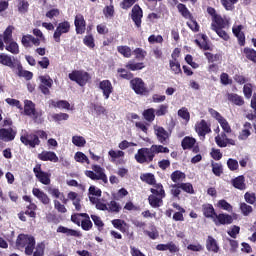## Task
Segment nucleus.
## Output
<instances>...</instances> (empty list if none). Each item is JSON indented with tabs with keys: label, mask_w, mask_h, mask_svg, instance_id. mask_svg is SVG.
<instances>
[{
	"label": "nucleus",
	"mask_w": 256,
	"mask_h": 256,
	"mask_svg": "<svg viewBox=\"0 0 256 256\" xmlns=\"http://www.w3.org/2000/svg\"><path fill=\"white\" fill-rule=\"evenodd\" d=\"M169 65H170L171 71H173L175 75H180L181 73H183L181 71V64L177 61V59L170 60Z\"/></svg>",
	"instance_id": "de8ad7c7"
},
{
	"label": "nucleus",
	"mask_w": 256,
	"mask_h": 256,
	"mask_svg": "<svg viewBox=\"0 0 256 256\" xmlns=\"http://www.w3.org/2000/svg\"><path fill=\"white\" fill-rule=\"evenodd\" d=\"M240 211L244 217H249L250 213H253V206L248 205L245 202L240 203Z\"/></svg>",
	"instance_id": "6e6d98bb"
},
{
	"label": "nucleus",
	"mask_w": 256,
	"mask_h": 256,
	"mask_svg": "<svg viewBox=\"0 0 256 256\" xmlns=\"http://www.w3.org/2000/svg\"><path fill=\"white\" fill-rule=\"evenodd\" d=\"M130 17L137 29H141L143 23V9L139 4H135L131 10Z\"/></svg>",
	"instance_id": "0eeeda50"
},
{
	"label": "nucleus",
	"mask_w": 256,
	"mask_h": 256,
	"mask_svg": "<svg viewBox=\"0 0 256 256\" xmlns=\"http://www.w3.org/2000/svg\"><path fill=\"white\" fill-rule=\"evenodd\" d=\"M0 65H4V67H10V69H13L15 67V62H13V57L5 53H0Z\"/></svg>",
	"instance_id": "c756f323"
},
{
	"label": "nucleus",
	"mask_w": 256,
	"mask_h": 256,
	"mask_svg": "<svg viewBox=\"0 0 256 256\" xmlns=\"http://www.w3.org/2000/svg\"><path fill=\"white\" fill-rule=\"evenodd\" d=\"M108 155H109V157H111V159H112L111 161L115 162V161H117V159H119L121 157H125V152H123V150H117V151L110 150L108 152Z\"/></svg>",
	"instance_id": "13d9d810"
},
{
	"label": "nucleus",
	"mask_w": 256,
	"mask_h": 256,
	"mask_svg": "<svg viewBox=\"0 0 256 256\" xmlns=\"http://www.w3.org/2000/svg\"><path fill=\"white\" fill-rule=\"evenodd\" d=\"M35 110V103H33V101H24V115H27V117H31L33 113H35Z\"/></svg>",
	"instance_id": "e433bc0d"
},
{
	"label": "nucleus",
	"mask_w": 256,
	"mask_h": 256,
	"mask_svg": "<svg viewBox=\"0 0 256 256\" xmlns=\"http://www.w3.org/2000/svg\"><path fill=\"white\" fill-rule=\"evenodd\" d=\"M68 77L70 81H74V83H77L80 87H85L91 79V74L84 70H73L69 73Z\"/></svg>",
	"instance_id": "20e7f679"
},
{
	"label": "nucleus",
	"mask_w": 256,
	"mask_h": 256,
	"mask_svg": "<svg viewBox=\"0 0 256 256\" xmlns=\"http://www.w3.org/2000/svg\"><path fill=\"white\" fill-rule=\"evenodd\" d=\"M13 29V26H8L5 29L2 35L4 43H9V41H13Z\"/></svg>",
	"instance_id": "3c124183"
},
{
	"label": "nucleus",
	"mask_w": 256,
	"mask_h": 256,
	"mask_svg": "<svg viewBox=\"0 0 256 256\" xmlns=\"http://www.w3.org/2000/svg\"><path fill=\"white\" fill-rule=\"evenodd\" d=\"M125 68L128 71H141L142 69H145V63L129 60L128 63L125 65Z\"/></svg>",
	"instance_id": "7c9ffc66"
},
{
	"label": "nucleus",
	"mask_w": 256,
	"mask_h": 256,
	"mask_svg": "<svg viewBox=\"0 0 256 256\" xmlns=\"http://www.w3.org/2000/svg\"><path fill=\"white\" fill-rule=\"evenodd\" d=\"M244 200L249 205H255V203H256V195H255V193L254 192H246L244 194Z\"/></svg>",
	"instance_id": "774afa93"
},
{
	"label": "nucleus",
	"mask_w": 256,
	"mask_h": 256,
	"mask_svg": "<svg viewBox=\"0 0 256 256\" xmlns=\"http://www.w3.org/2000/svg\"><path fill=\"white\" fill-rule=\"evenodd\" d=\"M135 161L140 165L145 163L149 164L153 161L154 155L151 152V148H140L134 156Z\"/></svg>",
	"instance_id": "39448f33"
},
{
	"label": "nucleus",
	"mask_w": 256,
	"mask_h": 256,
	"mask_svg": "<svg viewBox=\"0 0 256 256\" xmlns=\"http://www.w3.org/2000/svg\"><path fill=\"white\" fill-rule=\"evenodd\" d=\"M5 49L12 55H19V44L15 40H10L8 43H5Z\"/></svg>",
	"instance_id": "4c0bfd02"
},
{
	"label": "nucleus",
	"mask_w": 256,
	"mask_h": 256,
	"mask_svg": "<svg viewBox=\"0 0 256 256\" xmlns=\"http://www.w3.org/2000/svg\"><path fill=\"white\" fill-rule=\"evenodd\" d=\"M38 159H40V161H51L52 163L59 162V157H57V154L51 151H43L42 153L38 154Z\"/></svg>",
	"instance_id": "aec40b11"
},
{
	"label": "nucleus",
	"mask_w": 256,
	"mask_h": 256,
	"mask_svg": "<svg viewBox=\"0 0 256 256\" xmlns=\"http://www.w3.org/2000/svg\"><path fill=\"white\" fill-rule=\"evenodd\" d=\"M157 251H170V253H179V248L173 242L167 244H158L156 246Z\"/></svg>",
	"instance_id": "a878e982"
},
{
	"label": "nucleus",
	"mask_w": 256,
	"mask_h": 256,
	"mask_svg": "<svg viewBox=\"0 0 256 256\" xmlns=\"http://www.w3.org/2000/svg\"><path fill=\"white\" fill-rule=\"evenodd\" d=\"M163 199L161 196H156L155 194H152L148 197V203L151 205L154 209H157L163 205Z\"/></svg>",
	"instance_id": "c9c22d12"
},
{
	"label": "nucleus",
	"mask_w": 256,
	"mask_h": 256,
	"mask_svg": "<svg viewBox=\"0 0 256 256\" xmlns=\"http://www.w3.org/2000/svg\"><path fill=\"white\" fill-rule=\"evenodd\" d=\"M81 217L84 218L80 224L83 231H91L93 229V222H91V217H89V214H81Z\"/></svg>",
	"instance_id": "c85d7f7f"
},
{
	"label": "nucleus",
	"mask_w": 256,
	"mask_h": 256,
	"mask_svg": "<svg viewBox=\"0 0 256 256\" xmlns=\"http://www.w3.org/2000/svg\"><path fill=\"white\" fill-rule=\"evenodd\" d=\"M15 137H17V131L13 128H1L0 129V141H4V143H9L11 141H15Z\"/></svg>",
	"instance_id": "9b49d317"
},
{
	"label": "nucleus",
	"mask_w": 256,
	"mask_h": 256,
	"mask_svg": "<svg viewBox=\"0 0 256 256\" xmlns=\"http://www.w3.org/2000/svg\"><path fill=\"white\" fill-rule=\"evenodd\" d=\"M32 194L36 199H38L40 202H42L43 205H49L51 203V198L47 195V193L43 192L39 188H33Z\"/></svg>",
	"instance_id": "a211bd4d"
},
{
	"label": "nucleus",
	"mask_w": 256,
	"mask_h": 256,
	"mask_svg": "<svg viewBox=\"0 0 256 256\" xmlns=\"http://www.w3.org/2000/svg\"><path fill=\"white\" fill-rule=\"evenodd\" d=\"M40 84L38 86L39 91L43 93V95H51V87H53V79L51 76H39Z\"/></svg>",
	"instance_id": "6e6552de"
},
{
	"label": "nucleus",
	"mask_w": 256,
	"mask_h": 256,
	"mask_svg": "<svg viewBox=\"0 0 256 256\" xmlns=\"http://www.w3.org/2000/svg\"><path fill=\"white\" fill-rule=\"evenodd\" d=\"M242 29L243 25H238L236 28L232 29V33L238 39V45H240V47H245V33Z\"/></svg>",
	"instance_id": "4be33fe9"
},
{
	"label": "nucleus",
	"mask_w": 256,
	"mask_h": 256,
	"mask_svg": "<svg viewBox=\"0 0 256 256\" xmlns=\"http://www.w3.org/2000/svg\"><path fill=\"white\" fill-rule=\"evenodd\" d=\"M99 89L102 90L103 97L109 99L113 93V84L109 80H102L99 83Z\"/></svg>",
	"instance_id": "ddd939ff"
},
{
	"label": "nucleus",
	"mask_w": 256,
	"mask_h": 256,
	"mask_svg": "<svg viewBox=\"0 0 256 256\" xmlns=\"http://www.w3.org/2000/svg\"><path fill=\"white\" fill-rule=\"evenodd\" d=\"M177 9L180 13V15H182V17H184V19H192L193 14H191V12L189 11V9L187 8V6L183 3H179L177 5Z\"/></svg>",
	"instance_id": "ea45409f"
},
{
	"label": "nucleus",
	"mask_w": 256,
	"mask_h": 256,
	"mask_svg": "<svg viewBox=\"0 0 256 256\" xmlns=\"http://www.w3.org/2000/svg\"><path fill=\"white\" fill-rule=\"evenodd\" d=\"M251 129H253V125L250 122H245L243 124V129L239 132L238 139L239 141H247L249 137H251Z\"/></svg>",
	"instance_id": "6ab92c4d"
},
{
	"label": "nucleus",
	"mask_w": 256,
	"mask_h": 256,
	"mask_svg": "<svg viewBox=\"0 0 256 256\" xmlns=\"http://www.w3.org/2000/svg\"><path fill=\"white\" fill-rule=\"evenodd\" d=\"M83 43L86 47H89V49H95V38H93V35H86L83 39Z\"/></svg>",
	"instance_id": "0e129e2a"
},
{
	"label": "nucleus",
	"mask_w": 256,
	"mask_h": 256,
	"mask_svg": "<svg viewBox=\"0 0 256 256\" xmlns=\"http://www.w3.org/2000/svg\"><path fill=\"white\" fill-rule=\"evenodd\" d=\"M150 151L152 153V155H154V158H155V155H159V153H169V148L163 146V145H152L150 147Z\"/></svg>",
	"instance_id": "c03bdc74"
},
{
	"label": "nucleus",
	"mask_w": 256,
	"mask_h": 256,
	"mask_svg": "<svg viewBox=\"0 0 256 256\" xmlns=\"http://www.w3.org/2000/svg\"><path fill=\"white\" fill-rule=\"evenodd\" d=\"M117 73H119L120 79H125L126 81H131L134 77L133 73L125 68H118Z\"/></svg>",
	"instance_id": "a18cd8bd"
},
{
	"label": "nucleus",
	"mask_w": 256,
	"mask_h": 256,
	"mask_svg": "<svg viewBox=\"0 0 256 256\" xmlns=\"http://www.w3.org/2000/svg\"><path fill=\"white\" fill-rule=\"evenodd\" d=\"M141 181L143 183H147V185H156L157 180L155 179V175L153 173H145L140 176Z\"/></svg>",
	"instance_id": "58836bf2"
},
{
	"label": "nucleus",
	"mask_w": 256,
	"mask_h": 256,
	"mask_svg": "<svg viewBox=\"0 0 256 256\" xmlns=\"http://www.w3.org/2000/svg\"><path fill=\"white\" fill-rule=\"evenodd\" d=\"M72 143L76 147H85L87 140H85L83 136H73Z\"/></svg>",
	"instance_id": "e2e57ef3"
},
{
	"label": "nucleus",
	"mask_w": 256,
	"mask_h": 256,
	"mask_svg": "<svg viewBox=\"0 0 256 256\" xmlns=\"http://www.w3.org/2000/svg\"><path fill=\"white\" fill-rule=\"evenodd\" d=\"M74 159L77 163H86L87 165H91V161H89V158L83 152H76Z\"/></svg>",
	"instance_id": "09e8293b"
},
{
	"label": "nucleus",
	"mask_w": 256,
	"mask_h": 256,
	"mask_svg": "<svg viewBox=\"0 0 256 256\" xmlns=\"http://www.w3.org/2000/svg\"><path fill=\"white\" fill-rule=\"evenodd\" d=\"M57 233H63L66 237H82L81 231L71 229L65 226H58Z\"/></svg>",
	"instance_id": "412c9836"
},
{
	"label": "nucleus",
	"mask_w": 256,
	"mask_h": 256,
	"mask_svg": "<svg viewBox=\"0 0 256 256\" xmlns=\"http://www.w3.org/2000/svg\"><path fill=\"white\" fill-rule=\"evenodd\" d=\"M144 235H147L150 239H158L159 238V231L157 230V227L152 226L151 231L144 230Z\"/></svg>",
	"instance_id": "338daca9"
},
{
	"label": "nucleus",
	"mask_w": 256,
	"mask_h": 256,
	"mask_svg": "<svg viewBox=\"0 0 256 256\" xmlns=\"http://www.w3.org/2000/svg\"><path fill=\"white\" fill-rule=\"evenodd\" d=\"M117 51L118 53H120V55H122L126 59L131 58V55H133V51L131 50V47L127 45L117 46Z\"/></svg>",
	"instance_id": "a19ab883"
},
{
	"label": "nucleus",
	"mask_w": 256,
	"mask_h": 256,
	"mask_svg": "<svg viewBox=\"0 0 256 256\" xmlns=\"http://www.w3.org/2000/svg\"><path fill=\"white\" fill-rule=\"evenodd\" d=\"M74 25L76 27L77 35H83L87 29V22L85 21V17L82 14L76 15L74 20Z\"/></svg>",
	"instance_id": "f8f14e48"
},
{
	"label": "nucleus",
	"mask_w": 256,
	"mask_h": 256,
	"mask_svg": "<svg viewBox=\"0 0 256 256\" xmlns=\"http://www.w3.org/2000/svg\"><path fill=\"white\" fill-rule=\"evenodd\" d=\"M71 31V23L67 20L60 22L53 34V39L56 43H61V35H65Z\"/></svg>",
	"instance_id": "423d86ee"
},
{
	"label": "nucleus",
	"mask_w": 256,
	"mask_h": 256,
	"mask_svg": "<svg viewBox=\"0 0 256 256\" xmlns=\"http://www.w3.org/2000/svg\"><path fill=\"white\" fill-rule=\"evenodd\" d=\"M36 178L42 185H51V174L47 172L40 173Z\"/></svg>",
	"instance_id": "49530a36"
},
{
	"label": "nucleus",
	"mask_w": 256,
	"mask_h": 256,
	"mask_svg": "<svg viewBox=\"0 0 256 256\" xmlns=\"http://www.w3.org/2000/svg\"><path fill=\"white\" fill-rule=\"evenodd\" d=\"M195 131L199 137L205 139L206 135H209V133H211V124L207 123L206 120L202 119L200 122H197Z\"/></svg>",
	"instance_id": "9d476101"
},
{
	"label": "nucleus",
	"mask_w": 256,
	"mask_h": 256,
	"mask_svg": "<svg viewBox=\"0 0 256 256\" xmlns=\"http://www.w3.org/2000/svg\"><path fill=\"white\" fill-rule=\"evenodd\" d=\"M90 217L94 225L98 228V231H103V227H105V223H103V220H101V217L95 214H92Z\"/></svg>",
	"instance_id": "680f3d73"
},
{
	"label": "nucleus",
	"mask_w": 256,
	"mask_h": 256,
	"mask_svg": "<svg viewBox=\"0 0 256 256\" xmlns=\"http://www.w3.org/2000/svg\"><path fill=\"white\" fill-rule=\"evenodd\" d=\"M15 247L18 251H24L27 256H45V242L37 243L35 237L29 234H19Z\"/></svg>",
	"instance_id": "f257e3e1"
},
{
	"label": "nucleus",
	"mask_w": 256,
	"mask_h": 256,
	"mask_svg": "<svg viewBox=\"0 0 256 256\" xmlns=\"http://www.w3.org/2000/svg\"><path fill=\"white\" fill-rule=\"evenodd\" d=\"M142 115H143V118L145 119V121H147L148 123H153V121H155V109L154 108H148V109L144 110Z\"/></svg>",
	"instance_id": "37998d69"
},
{
	"label": "nucleus",
	"mask_w": 256,
	"mask_h": 256,
	"mask_svg": "<svg viewBox=\"0 0 256 256\" xmlns=\"http://www.w3.org/2000/svg\"><path fill=\"white\" fill-rule=\"evenodd\" d=\"M47 132L45 130H36L33 133H25L20 137L21 143L26 147H31L35 149V147H39L41 145L40 139H47Z\"/></svg>",
	"instance_id": "f03ea898"
},
{
	"label": "nucleus",
	"mask_w": 256,
	"mask_h": 256,
	"mask_svg": "<svg viewBox=\"0 0 256 256\" xmlns=\"http://www.w3.org/2000/svg\"><path fill=\"white\" fill-rule=\"evenodd\" d=\"M215 225H231L233 223V216L227 213L216 214V218H214Z\"/></svg>",
	"instance_id": "2eb2a0df"
},
{
	"label": "nucleus",
	"mask_w": 256,
	"mask_h": 256,
	"mask_svg": "<svg viewBox=\"0 0 256 256\" xmlns=\"http://www.w3.org/2000/svg\"><path fill=\"white\" fill-rule=\"evenodd\" d=\"M18 69V77H24L26 81H31L33 79V72L28 70H23V65L19 64L17 66Z\"/></svg>",
	"instance_id": "79ce46f5"
},
{
	"label": "nucleus",
	"mask_w": 256,
	"mask_h": 256,
	"mask_svg": "<svg viewBox=\"0 0 256 256\" xmlns=\"http://www.w3.org/2000/svg\"><path fill=\"white\" fill-rule=\"evenodd\" d=\"M232 185L239 191H245V189H247V184H245V176L240 175L232 179Z\"/></svg>",
	"instance_id": "bb28decb"
},
{
	"label": "nucleus",
	"mask_w": 256,
	"mask_h": 256,
	"mask_svg": "<svg viewBox=\"0 0 256 256\" xmlns=\"http://www.w3.org/2000/svg\"><path fill=\"white\" fill-rule=\"evenodd\" d=\"M229 26V22L221 15L215 16L212 18V23H211V29L212 31H215L217 29H226Z\"/></svg>",
	"instance_id": "4468645a"
},
{
	"label": "nucleus",
	"mask_w": 256,
	"mask_h": 256,
	"mask_svg": "<svg viewBox=\"0 0 256 256\" xmlns=\"http://www.w3.org/2000/svg\"><path fill=\"white\" fill-rule=\"evenodd\" d=\"M206 249L210 253H219V243H217V240L213 236L207 237Z\"/></svg>",
	"instance_id": "5701e85b"
},
{
	"label": "nucleus",
	"mask_w": 256,
	"mask_h": 256,
	"mask_svg": "<svg viewBox=\"0 0 256 256\" xmlns=\"http://www.w3.org/2000/svg\"><path fill=\"white\" fill-rule=\"evenodd\" d=\"M189 22L186 23V25L193 31V33H199V23H197V20L192 16V18H188Z\"/></svg>",
	"instance_id": "4d7b16f0"
},
{
	"label": "nucleus",
	"mask_w": 256,
	"mask_h": 256,
	"mask_svg": "<svg viewBox=\"0 0 256 256\" xmlns=\"http://www.w3.org/2000/svg\"><path fill=\"white\" fill-rule=\"evenodd\" d=\"M154 133L159 143H161L162 145H167V139H169V132H167L165 128H163L162 126H158L154 129Z\"/></svg>",
	"instance_id": "f3484780"
},
{
	"label": "nucleus",
	"mask_w": 256,
	"mask_h": 256,
	"mask_svg": "<svg viewBox=\"0 0 256 256\" xmlns=\"http://www.w3.org/2000/svg\"><path fill=\"white\" fill-rule=\"evenodd\" d=\"M130 87L136 95H143L144 93H147V87H145V82L141 78H132L130 80Z\"/></svg>",
	"instance_id": "1a4fd4ad"
},
{
	"label": "nucleus",
	"mask_w": 256,
	"mask_h": 256,
	"mask_svg": "<svg viewBox=\"0 0 256 256\" xmlns=\"http://www.w3.org/2000/svg\"><path fill=\"white\" fill-rule=\"evenodd\" d=\"M197 143V140L191 136H185L182 139L181 147L184 151H187L189 149H192V147H195V144Z\"/></svg>",
	"instance_id": "cd10ccee"
},
{
	"label": "nucleus",
	"mask_w": 256,
	"mask_h": 256,
	"mask_svg": "<svg viewBox=\"0 0 256 256\" xmlns=\"http://www.w3.org/2000/svg\"><path fill=\"white\" fill-rule=\"evenodd\" d=\"M220 83L221 85H224V86L233 85V79L229 77V74H227L226 72H223L220 75Z\"/></svg>",
	"instance_id": "69168bd1"
},
{
	"label": "nucleus",
	"mask_w": 256,
	"mask_h": 256,
	"mask_svg": "<svg viewBox=\"0 0 256 256\" xmlns=\"http://www.w3.org/2000/svg\"><path fill=\"white\" fill-rule=\"evenodd\" d=\"M112 225L115 229H118V231H121V233L129 232V224H127V222H125V220L123 219L112 220Z\"/></svg>",
	"instance_id": "b1692460"
},
{
	"label": "nucleus",
	"mask_w": 256,
	"mask_h": 256,
	"mask_svg": "<svg viewBox=\"0 0 256 256\" xmlns=\"http://www.w3.org/2000/svg\"><path fill=\"white\" fill-rule=\"evenodd\" d=\"M186 177H187V175H185V172H182L180 170H175L170 175L171 181H173V183H175V184L183 183V181H185Z\"/></svg>",
	"instance_id": "473e14b6"
},
{
	"label": "nucleus",
	"mask_w": 256,
	"mask_h": 256,
	"mask_svg": "<svg viewBox=\"0 0 256 256\" xmlns=\"http://www.w3.org/2000/svg\"><path fill=\"white\" fill-rule=\"evenodd\" d=\"M170 193L175 199H179V195H181V183L171 184Z\"/></svg>",
	"instance_id": "864d4df0"
},
{
	"label": "nucleus",
	"mask_w": 256,
	"mask_h": 256,
	"mask_svg": "<svg viewBox=\"0 0 256 256\" xmlns=\"http://www.w3.org/2000/svg\"><path fill=\"white\" fill-rule=\"evenodd\" d=\"M242 54L248 61H251V63H256V50L255 49L250 48V47H245L242 50Z\"/></svg>",
	"instance_id": "f704fd0d"
},
{
	"label": "nucleus",
	"mask_w": 256,
	"mask_h": 256,
	"mask_svg": "<svg viewBox=\"0 0 256 256\" xmlns=\"http://www.w3.org/2000/svg\"><path fill=\"white\" fill-rule=\"evenodd\" d=\"M227 99L230 103H233V105H237V107H243V105H245V99H243V96H239V94L228 93Z\"/></svg>",
	"instance_id": "393cba45"
},
{
	"label": "nucleus",
	"mask_w": 256,
	"mask_h": 256,
	"mask_svg": "<svg viewBox=\"0 0 256 256\" xmlns=\"http://www.w3.org/2000/svg\"><path fill=\"white\" fill-rule=\"evenodd\" d=\"M121 211V204L117 203L115 200H111L108 203V212L109 213H119Z\"/></svg>",
	"instance_id": "603ef678"
},
{
	"label": "nucleus",
	"mask_w": 256,
	"mask_h": 256,
	"mask_svg": "<svg viewBox=\"0 0 256 256\" xmlns=\"http://www.w3.org/2000/svg\"><path fill=\"white\" fill-rule=\"evenodd\" d=\"M180 188L181 191H184V193H188L189 195H195V189L193 188V184L189 182H181Z\"/></svg>",
	"instance_id": "8fccbe9b"
},
{
	"label": "nucleus",
	"mask_w": 256,
	"mask_h": 256,
	"mask_svg": "<svg viewBox=\"0 0 256 256\" xmlns=\"http://www.w3.org/2000/svg\"><path fill=\"white\" fill-rule=\"evenodd\" d=\"M153 187L154 188L150 189V192L152 193V195H155L156 197H161V198L166 197L165 188H163V184L156 183L153 185Z\"/></svg>",
	"instance_id": "72a5a7b5"
},
{
	"label": "nucleus",
	"mask_w": 256,
	"mask_h": 256,
	"mask_svg": "<svg viewBox=\"0 0 256 256\" xmlns=\"http://www.w3.org/2000/svg\"><path fill=\"white\" fill-rule=\"evenodd\" d=\"M49 105L55 109H71V104L67 100H49Z\"/></svg>",
	"instance_id": "2f4dec72"
},
{
	"label": "nucleus",
	"mask_w": 256,
	"mask_h": 256,
	"mask_svg": "<svg viewBox=\"0 0 256 256\" xmlns=\"http://www.w3.org/2000/svg\"><path fill=\"white\" fill-rule=\"evenodd\" d=\"M211 167L212 173H214L216 177H221V175H223V165L221 163H215L212 161Z\"/></svg>",
	"instance_id": "5fc2aeb1"
},
{
	"label": "nucleus",
	"mask_w": 256,
	"mask_h": 256,
	"mask_svg": "<svg viewBox=\"0 0 256 256\" xmlns=\"http://www.w3.org/2000/svg\"><path fill=\"white\" fill-rule=\"evenodd\" d=\"M92 170H87L85 172L86 177H89L92 181H102L105 185L109 183L107 174H105V169L97 164L92 165Z\"/></svg>",
	"instance_id": "7ed1b4c3"
},
{
	"label": "nucleus",
	"mask_w": 256,
	"mask_h": 256,
	"mask_svg": "<svg viewBox=\"0 0 256 256\" xmlns=\"http://www.w3.org/2000/svg\"><path fill=\"white\" fill-rule=\"evenodd\" d=\"M202 213L206 219H211L213 222L215 221V218L217 216L215 207H213V204L209 203L202 205Z\"/></svg>",
	"instance_id": "dca6fc26"
},
{
	"label": "nucleus",
	"mask_w": 256,
	"mask_h": 256,
	"mask_svg": "<svg viewBox=\"0 0 256 256\" xmlns=\"http://www.w3.org/2000/svg\"><path fill=\"white\" fill-rule=\"evenodd\" d=\"M46 191L51 195L52 197H55V199H59V197H63V192L59 190V188L48 186L46 188Z\"/></svg>",
	"instance_id": "bf43d9fd"
},
{
	"label": "nucleus",
	"mask_w": 256,
	"mask_h": 256,
	"mask_svg": "<svg viewBox=\"0 0 256 256\" xmlns=\"http://www.w3.org/2000/svg\"><path fill=\"white\" fill-rule=\"evenodd\" d=\"M217 206L219 209H223V211H228L229 213L233 211V206L225 199L219 200Z\"/></svg>",
	"instance_id": "052dcab7"
}]
</instances>
